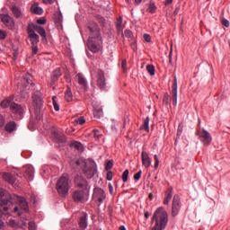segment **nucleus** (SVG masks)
I'll use <instances>...</instances> for the list:
<instances>
[{
	"label": "nucleus",
	"mask_w": 230,
	"mask_h": 230,
	"mask_svg": "<svg viewBox=\"0 0 230 230\" xmlns=\"http://www.w3.org/2000/svg\"><path fill=\"white\" fill-rule=\"evenodd\" d=\"M0 218L3 214L12 211L13 204H19L21 209H23V211H28L29 209L26 199L15 194L12 195L4 189H0ZM3 227H4V223L0 219V230H2Z\"/></svg>",
	"instance_id": "nucleus-1"
},
{
	"label": "nucleus",
	"mask_w": 230,
	"mask_h": 230,
	"mask_svg": "<svg viewBox=\"0 0 230 230\" xmlns=\"http://www.w3.org/2000/svg\"><path fill=\"white\" fill-rule=\"evenodd\" d=\"M88 30L90 31V36L87 41V46L93 53H98L100 49L102 48V41L100 39V29L98 28V24L92 23Z\"/></svg>",
	"instance_id": "nucleus-2"
},
{
	"label": "nucleus",
	"mask_w": 230,
	"mask_h": 230,
	"mask_svg": "<svg viewBox=\"0 0 230 230\" xmlns=\"http://www.w3.org/2000/svg\"><path fill=\"white\" fill-rule=\"evenodd\" d=\"M3 109H10L13 114L16 115V119H22L24 115V108L21 104L15 103V95L5 98L0 103Z\"/></svg>",
	"instance_id": "nucleus-3"
},
{
	"label": "nucleus",
	"mask_w": 230,
	"mask_h": 230,
	"mask_svg": "<svg viewBox=\"0 0 230 230\" xmlns=\"http://www.w3.org/2000/svg\"><path fill=\"white\" fill-rule=\"evenodd\" d=\"M152 222H155V226L152 230H164L168 226V212L164 208H159L154 213Z\"/></svg>",
	"instance_id": "nucleus-4"
},
{
	"label": "nucleus",
	"mask_w": 230,
	"mask_h": 230,
	"mask_svg": "<svg viewBox=\"0 0 230 230\" xmlns=\"http://www.w3.org/2000/svg\"><path fill=\"white\" fill-rule=\"evenodd\" d=\"M75 166L80 168L87 179H93L96 173V163L93 160L79 159L75 162Z\"/></svg>",
	"instance_id": "nucleus-5"
},
{
	"label": "nucleus",
	"mask_w": 230,
	"mask_h": 230,
	"mask_svg": "<svg viewBox=\"0 0 230 230\" xmlns=\"http://www.w3.org/2000/svg\"><path fill=\"white\" fill-rule=\"evenodd\" d=\"M71 181H69V175L63 174L58 181L56 188L60 197H66L69 193V188Z\"/></svg>",
	"instance_id": "nucleus-6"
},
{
	"label": "nucleus",
	"mask_w": 230,
	"mask_h": 230,
	"mask_svg": "<svg viewBox=\"0 0 230 230\" xmlns=\"http://www.w3.org/2000/svg\"><path fill=\"white\" fill-rule=\"evenodd\" d=\"M75 202H87L89 199V191L87 190H75L72 194Z\"/></svg>",
	"instance_id": "nucleus-7"
},
{
	"label": "nucleus",
	"mask_w": 230,
	"mask_h": 230,
	"mask_svg": "<svg viewBox=\"0 0 230 230\" xmlns=\"http://www.w3.org/2000/svg\"><path fill=\"white\" fill-rule=\"evenodd\" d=\"M32 102L35 107V114L37 119H40V110L42 109V105H44V101H42V97L39 94L32 95Z\"/></svg>",
	"instance_id": "nucleus-8"
},
{
	"label": "nucleus",
	"mask_w": 230,
	"mask_h": 230,
	"mask_svg": "<svg viewBox=\"0 0 230 230\" xmlns=\"http://www.w3.org/2000/svg\"><path fill=\"white\" fill-rule=\"evenodd\" d=\"M96 84L97 86L102 90L105 89L107 86V79H105V73L102 72V69H98L96 71Z\"/></svg>",
	"instance_id": "nucleus-9"
},
{
	"label": "nucleus",
	"mask_w": 230,
	"mask_h": 230,
	"mask_svg": "<svg viewBox=\"0 0 230 230\" xmlns=\"http://www.w3.org/2000/svg\"><path fill=\"white\" fill-rule=\"evenodd\" d=\"M106 197L107 195L105 194V190H103L102 188L93 189V199L95 202L102 204L103 200H105Z\"/></svg>",
	"instance_id": "nucleus-10"
},
{
	"label": "nucleus",
	"mask_w": 230,
	"mask_h": 230,
	"mask_svg": "<svg viewBox=\"0 0 230 230\" xmlns=\"http://www.w3.org/2000/svg\"><path fill=\"white\" fill-rule=\"evenodd\" d=\"M179 211H181V197H179L178 194H175L172 199V216L177 217Z\"/></svg>",
	"instance_id": "nucleus-11"
},
{
	"label": "nucleus",
	"mask_w": 230,
	"mask_h": 230,
	"mask_svg": "<svg viewBox=\"0 0 230 230\" xmlns=\"http://www.w3.org/2000/svg\"><path fill=\"white\" fill-rule=\"evenodd\" d=\"M50 134L57 143H64V141H66L64 134H62V132H60L55 126L51 127Z\"/></svg>",
	"instance_id": "nucleus-12"
},
{
	"label": "nucleus",
	"mask_w": 230,
	"mask_h": 230,
	"mask_svg": "<svg viewBox=\"0 0 230 230\" xmlns=\"http://www.w3.org/2000/svg\"><path fill=\"white\" fill-rule=\"evenodd\" d=\"M198 136L203 145H211V134H209L206 129H202L201 132H198Z\"/></svg>",
	"instance_id": "nucleus-13"
},
{
	"label": "nucleus",
	"mask_w": 230,
	"mask_h": 230,
	"mask_svg": "<svg viewBox=\"0 0 230 230\" xmlns=\"http://www.w3.org/2000/svg\"><path fill=\"white\" fill-rule=\"evenodd\" d=\"M75 184L80 190H87V180L80 175L75 178Z\"/></svg>",
	"instance_id": "nucleus-14"
},
{
	"label": "nucleus",
	"mask_w": 230,
	"mask_h": 230,
	"mask_svg": "<svg viewBox=\"0 0 230 230\" xmlns=\"http://www.w3.org/2000/svg\"><path fill=\"white\" fill-rule=\"evenodd\" d=\"M172 102L173 107L177 106V76H174L172 85Z\"/></svg>",
	"instance_id": "nucleus-15"
},
{
	"label": "nucleus",
	"mask_w": 230,
	"mask_h": 230,
	"mask_svg": "<svg viewBox=\"0 0 230 230\" xmlns=\"http://www.w3.org/2000/svg\"><path fill=\"white\" fill-rule=\"evenodd\" d=\"M142 157V164L145 166V168H150L152 164V160L150 159V156L148 155V153L146 152H142L141 154Z\"/></svg>",
	"instance_id": "nucleus-16"
},
{
	"label": "nucleus",
	"mask_w": 230,
	"mask_h": 230,
	"mask_svg": "<svg viewBox=\"0 0 230 230\" xmlns=\"http://www.w3.org/2000/svg\"><path fill=\"white\" fill-rule=\"evenodd\" d=\"M2 22L7 27L12 28L13 26V18H12L8 14H2L1 15Z\"/></svg>",
	"instance_id": "nucleus-17"
},
{
	"label": "nucleus",
	"mask_w": 230,
	"mask_h": 230,
	"mask_svg": "<svg viewBox=\"0 0 230 230\" xmlns=\"http://www.w3.org/2000/svg\"><path fill=\"white\" fill-rule=\"evenodd\" d=\"M11 11L13 17H15V19H22L24 14L22 13V11L21 10L20 7H17L16 5H13L11 6Z\"/></svg>",
	"instance_id": "nucleus-18"
},
{
	"label": "nucleus",
	"mask_w": 230,
	"mask_h": 230,
	"mask_svg": "<svg viewBox=\"0 0 230 230\" xmlns=\"http://www.w3.org/2000/svg\"><path fill=\"white\" fill-rule=\"evenodd\" d=\"M33 167L31 165L24 167V177L28 179V181H33Z\"/></svg>",
	"instance_id": "nucleus-19"
},
{
	"label": "nucleus",
	"mask_w": 230,
	"mask_h": 230,
	"mask_svg": "<svg viewBox=\"0 0 230 230\" xmlns=\"http://www.w3.org/2000/svg\"><path fill=\"white\" fill-rule=\"evenodd\" d=\"M2 179L9 184H15V177H13L10 172H3Z\"/></svg>",
	"instance_id": "nucleus-20"
},
{
	"label": "nucleus",
	"mask_w": 230,
	"mask_h": 230,
	"mask_svg": "<svg viewBox=\"0 0 230 230\" xmlns=\"http://www.w3.org/2000/svg\"><path fill=\"white\" fill-rule=\"evenodd\" d=\"M29 40L31 44V46H37L40 41V38L35 32H31V34H28Z\"/></svg>",
	"instance_id": "nucleus-21"
},
{
	"label": "nucleus",
	"mask_w": 230,
	"mask_h": 230,
	"mask_svg": "<svg viewBox=\"0 0 230 230\" xmlns=\"http://www.w3.org/2000/svg\"><path fill=\"white\" fill-rule=\"evenodd\" d=\"M31 13H35L36 15H42L44 13V10L39 6V4L35 3L31 7Z\"/></svg>",
	"instance_id": "nucleus-22"
},
{
	"label": "nucleus",
	"mask_w": 230,
	"mask_h": 230,
	"mask_svg": "<svg viewBox=\"0 0 230 230\" xmlns=\"http://www.w3.org/2000/svg\"><path fill=\"white\" fill-rule=\"evenodd\" d=\"M22 227H26V226H28L29 230H36L37 229V225L33 221L28 222V219H22Z\"/></svg>",
	"instance_id": "nucleus-23"
},
{
	"label": "nucleus",
	"mask_w": 230,
	"mask_h": 230,
	"mask_svg": "<svg viewBox=\"0 0 230 230\" xmlns=\"http://www.w3.org/2000/svg\"><path fill=\"white\" fill-rule=\"evenodd\" d=\"M79 226L81 229H87V214L83 213L79 218Z\"/></svg>",
	"instance_id": "nucleus-24"
},
{
	"label": "nucleus",
	"mask_w": 230,
	"mask_h": 230,
	"mask_svg": "<svg viewBox=\"0 0 230 230\" xmlns=\"http://www.w3.org/2000/svg\"><path fill=\"white\" fill-rule=\"evenodd\" d=\"M75 80L78 82L80 85H83V87H87V80H85V77H84V75L77 74L75 75Z\"/></svg>",
	"instance_id": "nucleus-25"
},
{
	"label": "nucleus",
	"mask_w": 230,
	"mask_h": 230,
	"mask_svg": "<svg viewBox=\"0 0 230 230\" xmlns=\"http://www.w3.org/2000/svg\"><path fill=\"white\" fill-rule=\"evenodd\" d=\"M172 191H173L172 188H169L166 190L164 204H165V205L170 204V200H172Z\"/></svg>",
	"instance_id": "nucleus-26"
},
{
	"label": "nucleus",
	"mask_w": 230,
	"mask_h": 230,
	"mask_svg": "<svg viewBox=\"0 0 230 230\" xmlns=\"http://www.w3.org/2000/svg\"><path fill=\"white\" fill-rule=\"evenodd\" d=\"M17 128V124L14 121H11L5 125L6 132L12 133Z\"/></svg>",
	"instance_id": "nucleus-27"
},
{
	"label": "nucleus",
	"mask_w": 230,
	"mask_h": 230,
	"mask_svg": "<svg viewBox=\"0 0 230 230\" xmlns=\"http://www.w3.org/2000/svg\"><path fill=\"white\" fill-rule=\"evenodd\" d=\"M150 118L147 117L145 119L143 125L140 127L141 130H146V132H150Z\"/></svg>",
	"instance_id": "nucleus-28"
},
{
	"label": "nucleus",
	"mask_w": 230,
	"mask_h": 230,
	"mask_svg": "<svg viewBox=\"0 0 230 230\" xmlns=\"http://www.w3.org/2000/svg\"><path fill=\"white\" fill-rule=\"evenodd\" d=\"M70 146L72 148H75V150H77L79 152H84V146L80 142L74 141L71 143Z\"/></svg>",
	"instance_id": "nucleus-29"
},
{
	"label": "nucleus",
	"mask_w": 230,
	"mask_h": 230,
	"mask_svg": "<svg viewBox=\"0 0 230 230\" xmlns=\"http://www.w3.org/2000/svg\"><path fill=\"white\" fill-rule=\"evenodd\" d=\"M122 22H123V19L121 17H119L117 20V23H116L118 35L123 33V27H121Z\"/></svg>",
	"instance_id": "nucleus-30"
},
{
	"label": "nucleus",
	"mask_w": 230,
	"mask_h": 230,
	"mask_svg": "<svg viewBox=\"0 0 230 230\" xmlns=\"http://www.w3.org/2000/svg\"><path fill=\"white\" fill-rule=\"evenodd\" d=\"M35 31H37L39 35H40V37H42L43 39H46V30H44V27H40V25H37V27H35Z\"/></svg>",
	"instance_id": "nucleus-31"
},
{
	"label": "nucleus",
	"mask_w": 230,
	"mask_h": 230,
	"mask_svg": "<svg viewBox=\"0 0 230 230\" xmlns=\"http://www.w3.org/2000/svg\"><path fill=\"white\" fill-rule=\"evenodd\" d=\"M65 99L66 102H73V93L71 92V88H67L65 93Z\"/></svg>",
	"instance_id": "nucleus-32"
},
{
	"label": "nucleus",
	"mask_w": 230,
	"mask_h": 230,
	"mask_svg": "<svg viewBox=\"0 0 230 230\" xmlns=\"http://www.w3.org/2000/svg\"><path fill=\"white\" fill-rule=\"evenodd\" d=\"M37 24L34 23H29L27 26V33L28 35L31 34V33H35V28L37 27Z\"/></svg>",
	"instance_id": "nucleus-33"
},
{
	"label": "nucleus",
	"mask_w": 230,
	"mask_h": 230,
	"mask_svg": "<svg viewBox=\"0 0 230 230\" xmlns=\"http://www.w3.org/2000/svg\"><path fill=\"white\" fill-rule=\"evenodd\" d=\"M146 71L151 76H154V75H155V66H154V65H147Z\"/></svg>",
	"instance_id": "nucleus-34"
},
{
	"label": "nucleus",
	"mask_w": 230,
	"mask_h": 230,
	"mask_svg": "<svg viewBox=\"0 0 230 230\" xmlns=\"http://www.w3.org/2000/svg\"><path fill=\"white\" fill-rule=\"evenodd\" d=\"M8 224L11 226V227H14V229H19V227H21V226L15 222V219H10Z\"/></svg>",
	"instance_id": "nucleus-35"
},
{
	"label": "nucleus",
	"mask_w": 230,
	"mask_h": 230,
	"mask_svg": "<svg viewBox=\"0 0 230 230\" xmlns=\"http://www.w3.org/2000/svg\"><path fill=\"white\" fill-rule=\"evenodd\" d=\"M22 84L23 87H28V85H30V84H31V80L28 77H23Z\"/></svg>",
	"instance_id": "nucleus-36"
},
{
	"label": "nucleus",
	"mask_w": 230,
	"mask_h": 230,
	"mask_svg": "<svg viewBox=\"0 0 230 230\" xmlns=\"http://www.w3.org/2000/svg\"><path fill=\"white\" fill-rule=\"evenodd\" d=\"M58 81V79H57V77H53V75L50 78V82L49 84V87H52V89H55V84H57V82Z\"/></svg>",
	"instance_id": "nucleus-37"
},
{
	"label": "nucleus",
	"mask_w": 230,
	"mask_h": 230,
	"mask_svg": "<svg viewBox=\"0 0 230 230\" xmlns=\"http://www.w3.org/2000/svg\"><path fill=\"white\" fill-rule=\"evenodd\" d=\"M52 76L57 78L58 80L59 76H62V72L60 71V68L56 69L53 74Z\"/></svg>",
	"instance_id": "nucleus-38"
},
{
	"label": "nucleus",
	"mask_w": 230,
	"mask_h": 230,
	"mask_svg": "<svg viewBox=\"0 0 230 230\" xmlns=\"http://www.w3.org/2000/svg\"><path fill=\"white\" fill-rule=\"evenodd\" d=\"M122 181L123 182H127L128 181V170H125L122 173Z\"/></svg>",
	"instance_id": "nucleus-39"
},
{
	"label": "nucleus",
	"mask_w": 230,
	"mask_h": 230,
	"mask_svg": "<svg viewBox=\"0 0 230 230\" xmlns=\"http://www.w3.org/2000/svg\"><path fill=\"white\" fill-rule=\"evenodd\" d=\"M114 165L111 160H109L106 164L105 170L109 172V170H112V166Z\"/></svg>",
	"instance_id": "nucleus-40"
},
{
	"label": "nucleus",
	"mask_w": 230,
	"mask_h": 230,
	"mask_svg": "<svg viewBox=\"0 0 230 230\" xmlns=\"http://www.w3.org/2000/svg\"><path fill=\"white\" fill-rule=\"evenodd\" d=\"M155 170H157L159 168V157L157 155H155Z\"/></svg>",
	"instance_id": "nucleus-41"
},
{
	"label": "nucleus",
	"mask_w": 230,
	"mask_h": 230,
	"mask_svg": "<svg viewBox=\"0 0 230 230\" xmlns=\"http://www.w3.org/2000/svg\"><path fill=\"white\" fill-rule=\"evenodd\" d=\"M102 114H103V112L100 110L93 111L94 118H102Z\"/></svg>",
	"instance_id": "nucleus-42"
},
{
	"label": "nucleus",
	"mask_w": 230,
	"mask_h": 230,
	"mask_svg": "<svg viewBox=\"0 0 230 230\" xmlns=\"http://www.w3.org/2000/svg\"><path fill=\"white\" fill-rule=\"evenodd\" d=\"M121 67L124 73H127V59H123L121 63Z\"/></svg>",
	"instance_id": "nucleus-43"
},
{
	"label": "nucleus",
	"mask_w": 230,
	"mask_h": 230,
	"mask_svg": "<svg viewBox=\"0 0 230 230\" xmlns=\"http://www.w3.org/2000/svg\"><path fill=\"white\" fill-rule=\"evenodd\" d=\"M6 39V32L0 29V40H4Z\"/></svg>",
	"instance_id": "nucleus-44"
},
{
	"label": "nucleus",
	"mask_w": 230,
	"mask_h": 230,
	"mask_svg": "<svg viewBox=\"0 0 230 230\" xmlns=\"http://www.w3.org/2000/svg\"><path fill=\"white\" fill-rule=\"evenodd\" d=\"M75 121L78 125H84V123H85V119L84 117H80Z\"/></svg>",
	"instance_id": "nucleus-45"
},
{
	"label": "nucleus",
	"mask_w": 230,
	"mask_h": 230,
	"mask_svg": "<svg viewBox=\"0 0 230 230\" xmlns=\"http://www.w3.org/2000/svg\"><path fill=\"white\" fill-rule=\"evenodd\" d=\"M143 172L141 171H138L135 175H134V180L135 181H139L141 179V174Z\"/></svg>",
	"instance_id": "nucleus-46"
},
{
	"label": "nucleus",
	"mask_w": 230,
	"mask_h": 230,
	"mask_svg": "<svg viewBox=\"0 0 230 230\" xmlns=\"http://www.w3.org/2000/svg\"><path fill=\"white\" fill-rule=\"evenodd\" d=\"M53 105H54L55 111H60V107H58L57 101H55V97H53Z\"/></svg>",
	"instance_id": "nucleus-47"
},
{
	"label": "nucleus",
	"mask_w": 230,
	"mask_h": 230,
	"mask_svg": "<svg viewBox=\"0 0 230 230\" xmlns=\"http://www.w3.org/2000/svg\"><path fill=\"white\" fill-rule=\"evenodd\" d=\"M144 40L146 42H150L152 40V37L149 34H144Z\"/></svg>",
	"instance_id": "nucleus-48"
},
{
	"label": "nucleus",
	"mask_w": 230,
	"mask_h": 230,
	"mask_svg": "<svg viewBox=\"0 0 230 230\" xmlns=\"http://www.w3.org/2000/svg\"><path fill=\"white\" fill-rule=\"evenodd\" d=\"M38 51L39 48L37 47V45H32V56L37 55Z\"/></svg>",
	"instance_id": "nucleus-49"
},
{
	"label": "nucleus",
	"mask_w": 230,
	"mask_h": 230,
	"mask_svg": "<svg viewBox=\"0 0 230 230\" xmlns=\"http://www.w3.org/2000/svg\"><path fill=\"white\" fill-rule=\"evenodd\" d=\"M221 22L223 26H226V28H229V22L226 19H222Z\"/></svg>",
	"instance_id": "nucleus-50"
},
{
	"label": "nucleus",
	"mask_w": 230,
	"mask_h": 230,
	"mask_svg": "<svg viewBox=\"0 0 230 230\" xmlns=\"http://www.w3.org/2000/svg\"><path fill=\"white\" fill-rule=\"evenodd\" d=\"M124 35L125 37H132V31H130V30H126Z\"/></svg>",
	"instance_id": "nucleus-51"
},
{
	"label": "nucleus",
	"mask_w": 230,
	"mask_h": 230,
	"mask_svg": "<svg viewBox=\"0 0 230 230\" xmlns=\"http://www.w3.org/2000/svg\"><path fill=\"white\" fill-rule=\"evenodd\" d=\"M13 211L14 213H18V217H21V211L19 210V207L15 206L13 208Z\"/></svg>",
	"instance_id": "nucleus-52"
},
{
	"label": "nucleus",
	"mask_w": 230,
	"mask_h": 230,
	"mask_svg": "<svg viewBox=\"0 0 230 230\" xmlns=\"http://www.w3.org/2000/svg\"><path fill=\"white\" fill-rule=\"evenodd\" d=\"M37 24H46V19H38Z\"/></svg>",
	"instance_id": "nucleus-53"
},
{
	"label": "nucleus",
	"mask_w": 230,
	"mask_h": 230,
	"mask_svg": "<svg viewBox=\"0 0 230 230\" xmlns=\"http://www.w3.org/2000/svg\"><path fill=\"white\" fill-rule=\"evenodd\" d=\"M4 125V117L0 114V127H3Z\"/></svg>",
	"instance_id": "nucleus-54"
},
{
	"label": "nucleus",
	"mask_w": 230,
	"mask_h": 230,
	"mask_svg": "<svg viewBox=\"0 0 230 230\" xmlns=\"http://www.w3.org/2000/svg\"><path fill=\"white\" fill-rule=\"evenodd\" d=\"M56 0H43V3L45 4H53V3L55 2Z\"/></svg>",
	"instance_id": "nucleus-55"
},
{
	"label": "nucleus",
	"mask_w": 230,
	"mask_h": 230,
	"mask_svg": "<svg viewBox=\"0 0 230 230\" xmlns=\"http://www.w3.org/2000/svg\"><path fill=\"white\" fill-rule=\"evenodd\" d=\"M112 179V172H107V181H111Z\"/></svg>",
	"instance_id": "nucleus-56"
},
{
	"label": "nucleus",
	"mask_w": 230,
	"mask_h": 230,
	"mask_svg": "<svg viewBox=\"0 0 230 230\" xmlns=\"http://www.w3.org/2000/svg\"><path fill=\"white\" fill-rule=\"evenodd\" d=\"M149 12H150L151 13H154V12H155V6L153 5V4H151L150 7H149Z\"/></svg>",
	"instance_id": "nucleus-57"
},
{
	"label": "nucleus",
	"mask_w": 230,
	"mask_h": 230,
	"mask_svg": "<svg viewBox=\"0 0 230 230\" xmlns=\"http://www.w3.org/2000/svg\"><path fill=\"white\" fill-rule=\"evenodd\" d=\"M31 200L33 202V204H37V197L35 195L31 196Z\"/></svg>",
	"instance_id": "nucleus-58"
},
{
	"label": "nucleus",
	"mask_w": 230,
	"mask_h": 230,
	"mask_svg": "<svg viewBox=\"0 0 230 230\" xmlns=\"http://www.w3.org/2000/svg\"><path fill=\"white\" fill-rule=\"evenodd\" d=\"M109 191H110V193H114V187H112V185L110 183L109 184Z\"/></svg>",
	"instance_id": "nucleus-59"
},
{
	"label": "nucleus",
	"mask_w": 230,
	"mask_h": 230,
	"mask_svg": "<svg viewBox=\"0 0 230 230\" xmlns=\"http://www.w3.org/2000/svg\"><path fill=\"white\" fill-rule=\"evenodd\" d=\"M93 132H94V137H100V134H99L100 131L98 129H94Z\"/></svg>",
	"instance_id": "nucleus-60"
},
{
	"label": "nucleus",
	"mask_w": 230,
	"mask_h": 230,
	"mask_svg": "<svg viewBox=\"0 0 230 230\" xmlns=\"http://www.w3.org/2000/svg\"><path fill=\"white\" fill-rule=\"evenodd\" d=\"M56 22H58V24H60V22H62V16L59 15L57 19H56Z\"/></svg>",
	"instance_id": "nucleus-61"
},
{
	"label": "nucleus",
	"mask_w": 230,
	"mask_h": 230,
	"mask_svg": "<svg viewBox=\"0 0 230 230\" xmlns=\"http://www.w3.org/2000/svg\"><path fill=\"white\" fill-rule=\"evenodd\" d=\"M164 103H165V105H168V95H165L164 98Z\"/></svg>",
	"instance_id": "nucleus-62"
},
{
	"label": "nucleus",
	"mask_w": 230,
	"mask_h": 230,
	"mask_svg": "<svg viewBox=\"0 0 230 230\" xmlns=\"http://www.w3.org/2000/svg\"><path fill=\"white\" fill-rule=\"evenodd\" d=\"M172 55H173V50L171 49V51L169 54V62H172Z\"/></svg>",
	"instance_id": "nucleus-63"
},
{
	"label": "nucleus",
	"mask_w": 230,
	"mask_h": 230,
	"mask_svg": "<svg viewBox=\"0 0 230 230\" xmlns=\"http://www.w3.org/2000/svg\"><path fill=\"white\" fill-rule=\"evenodd\" d=\"M172 3H173V0H166L165 6H168V4H172Z\"/></svg>",
	"instance_id": "nucleus-64"
}]
</instances>
